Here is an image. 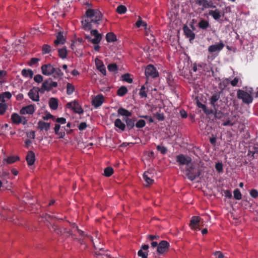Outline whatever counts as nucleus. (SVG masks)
<instances>
[{"label":"nucleus","instance_id":"obj_1","mask_svg":"<svg viewBox=\"0 0 258 258\" xmlns=\"http://www.w3.org/2000/svg\"><path fill=\"white\" fill-rule=\"evenodd\" d=\"M102 18V14L98 9H87L82 21L83 29L85 30H91L94 25L99 24Z\"/></svg>","mask_w":258,"mask_h":258},{"label":"nucleus","instance_id":"obj_2","mask_svg":"<svg viewBox=\"0 0 258 258\" xmlns=\"http://www.w3.org/2000/svg\"><path fill=\"white\" fill-rule=\"evenodd\" d=\"M252 94L253 89L251 88H249L247 91L239 89L237 91V97L239 99L241 100L244 103L249 104L253 101Z\"/></svg>","mask_w":258,"mask_h":258},{"label":"nucleus","instance_id":"obj_3","mask_svg":"<svg viewBox=\"0 0 258 258\" xmlns=\"http://www.w3.org/2000/svg\"><path fill=\"white\" fill-rule=\"evenodd\" d=\"M181 170L187 178L191 181L194 180L201 174L198 168H195L193 166V164L186 168L181 167Z\"/></svg>","mask_w":258,"mask_h":258},{"label":"nucleus","instance_id":"obj_4","mask_svg":"<svg viewBox=\"0 0 258 258\" xmlns=\"http://www.w3.org/2000/svg\"><path fill=\"white\" fill-rule=\"evenodd\" d=\"M178 163L180 168L181 167L186 168L192 164V159L188 156L180 154L178 155Z\"/></svg>","mask_w":258,"mask_h":258},{"label":"nucleus","instance_id":"obj_5","mask_svg":"<svg viewBox=\"0 0 258 258\" xmlns=\"http://www.w3.org/2000/svg\"><path fill=\"white\" fill-rule=\"evenodd\" d=\"M91 36H94L93 38H92L90 36H86V39L93 44H98L101 39L102 36L101 34H99L97 30H92L91 31Z\"/></svg>","mask_w":258,"mask_h":258},{"label":"nucleus","instance_id":"obj_6","mask_svg":"<svg viewBox=\"0 0 258 258\" xmlns=\"http://www.w3.org/2000/svg\"><path fill=\"white\" fill-rule=\"evenodd\" d=\"M68 108L73 110V111L78 114H82L84 112L83 108L76 100L69 102L67 104Z\"/></svg>","mask_w":258,"mask_h":258},{"label":"nucleus","instance_id":"obj_7","mask_svg":"<svg viewBox=\"0 0 258 258\" xmlns=\"http://www.w3.org/2000/svg\"><path fill=\"white\" fill-rule=\"evenodd\" d=\"M145 75L147 78L151 77L153 78L158 76V73L156 68L152 64L148 65L145 70Z\"/></svg>","mask_w":258,"mask_h":258},{"label":"nucleus","instance_id":"obj_8","mask_svg":"<svg viewBox=\"0 0 258 258\" xmlns=\"http://www.w3.org/2000/svg\"><path fill=\"white\" fill-rule=\"evenodd\" d=\"M40 92L39 88L33 87L28 93L29 98L34 101H38L39 100V92Z\"/></svg>","mask_w":258,"mask_h":258},{"label":"nucleus","instance_id":"obj_9","mask_svg":"<svg viewBox=\"0 0 258 258\" xmlns=\"http://www.w3.org/2000/svg\"><path fill=\"white\" fill-rule=\"evenodd\" d=\"M104 101V98L103 95L99 94L93 97L91 103L95 108H98L103 104Z\"/></svg>","mask_w":258,"mask_h":258},{"label":"nucleus","instance_id":"obj_10","mask_svg":"<svg viewBox=\"0 0 258 258\" xmlns=\"http://www.w3.org/2000/svg\"><path fill=\"white\" fill-rule=\"evenodd\" d=\"M41 69L42 74L45 76H50L54 73V67L50 63L42 65Z\"/></svg>","mask_w":258,"mask_h":258},{"label":"nucleus","instance_id":"obj_11","mask_svg":"<svg viewBox=\"0 0 258 258\" xmlns=\"http://www.w3.org/2000/svg\"><path fill=\"white\" fill-rule=\"evenodd\" d=\"M169 243L165 240L161 241L157 247V252L159 253L162 254L166 251L169 247Z\"/></svg>","mask_w":258,"mask_h":258},{"label":"nucleus","instance_id":"obj_12","mask_svg":"<svg viewBox=\"0 0 258 258\" xmlns=\"http://www.w3.org/2000/svg\"><path fill=\"white\" fill-rule=\"evenodd\" d=\"M34 111V105L31 104L22 107L20 110V113L22 115L32 114Z\"/></svg>","mask_w":258,"mask_h":258},{"label":"nucleus","instance_id":"obj_13","mask_svg":"<svg viewBox=\"0 0 258 258\" xmlns=\"http://www.w3.org/2000/svg\"><path fill=\"white\" fill-rule=\"evenodd\" d=\"M224 43L222 41H220V42L217 44L210 45L208 47V51L211 53L216 51H220L224 48Z\"/></svg>","mask_w":258,"mask_h":258},{"label":"nucleus","instance_id":"obj_14","mask_svg":"<svg viewBox=\"0 0 258 258\" xmlns=\"http://www.w3.org/2000/svg\"><path fill=\"white\" fill-rule=\"evenodd\" d=\"M183 30L184 35L187 38H189V41L191 42L195 38V34L186 25L184 26Z\"/></svg>","mask_w":258,"mask_h":258},{"label":"nucleus","instance_id":"obj_15","mask_svg":"<svg viewBox=\"0 0 258 258\" xmlns=\"http://www.w3.org/2000/svg\"><path fill=\"white\" fill-rule=\"evenodd\" d=\"M95 62L97 69L104 76L106 75V68L103 62L100 59L96 58L95 59Z\"/></svg>","mask_w":258,"mask_h":258},{"label":"nucleus","instance_id":"obj_16","mask_svg":"<svg viewBox=\"0 0 258 258\" xmlns=\"http://www.w3.org/2000/svg\"><path fill=\"white\" fill-rule=\"evenodd\" d=\"M26 159L29 166L33 165L35 161V156L34 152L31 151H29L27 153Z\"/></svg>","mask_w":258,"mask_h":258},{"label":"nucleus","instance_id":"obj_17","mask_svg":"<svg viewBox=\"0 0 258 258\" xmlns=\"http://www.w3.org/2000/svg\"><path fill=\"white\" fill-rule=\"evenodd\" d=\"M40 90L41 93H44L45 91H49L51 90L50 83V79L45 80L41 87L39 88Z\"/></svg>","mask_w":258,"mask_h":258},{"label":"nucleus","instance_id":"obj_18","mask_svg":"<svg viewBox=\"0 0 258 258\" xmlns=\"http://www.w3.org/2000/svg\"><path fill=\"white\" fill-rule=\"evenodd\" d=\"M200 219L198 216H193L191 218L190 223L191 229L197 230L198 228Z\"/></svg>","mask_w":258,"mask_h":258},{"label":"nucleus","instance_id":"obj_19","mask_svg":"<svg viewBox=\"0 0 258 258\" xmlns=\"http://www.w3.org/2000/svg\"><path fill=\"white\" fill-rule=\"evenodd\" d=\"M123 120L125 121L126 123L125 125L128 130L133 129L135 126V122L136 121V118L135 117L132 118L129 117H125L123 119Z\"/></svg>","mask_w":258,"mask_h":258},{"label":"nucleus","instance_id":"obj_20","mask_svg":"<svg viewBox=\"0 0 258 258\" xmlns=\"http://www.w3.org/2000/svg\"><path fill=\"white\" fill-rule=\"evenodd\" d=\"M11 119L12 122L16 124H19L23 121V116H21L17 113H13L11 115Z\"/></svg>","mask_w":258,"mask_h":258},{"label":"nucleus","instance_id":"obj_21","mask_svg":"<svg viewBox=\"0 0 258 258\" xmlns=\"http://www.w3.org/2000/svg\"><path fill=\"white\" fill-rule=\"evenodd\" d=\"M66 42V39L64 38L62 32H59L56 35V39L54 40V43L55 45L59 44H63Z\"/></svg>","mask_w":258,"mask_h":258},{"label":"nucleus","instance_id":"obj_22","mask_svg":"<svg viewBox=\"0 0 258 258\" xmlns=\"http://www.w3.org/2000/svg\"><path fill=\"white\" fill-rule=\"evenodd\" d=\"M149 248V245L145 244L141 247L140 250H139L138 254L139 256L142 258H147L148 253L146 251Z\"/></svg>","mask_w":258,"mask_h":258},{"label":"nucleus","instance_id":"obj_23","mask_svg":"<svg viewBox=\"0 0 258 258\" xmlns=\"http://www.w3.org/2000/svg\"><path fill=\"white\" fill-rule=\"evenodd\" d=\"M114 126L121 132L124 131L125 124L119 118H117L114 121Z\"/></svg>","mask_w":258,"mask_h":258},{"label":"nucleus","instance_id":"obj_24","mask_svg":"<svg viewBox=\"0 0 258 258\" xmlns=\"http://www.w3.org/2000/svg\"><path fill=\"white\" fill-rule=\"evenodd\" d=\"M54 130L55 134L58 136L59 138H63L65 136V132L62 130H60V126L59 124H55Z\"/></svg>","mask_w":258,"mask_h":258},{"label":"nucleus","instance_id":"obj_25","mask_svg":"<svg viewBox=\"0 0 258 258\" xmlns=\"http://www.w3.org/2000/svg\"><path fill=\"white\" fill-rule=\"evenodd\" d=\"M38 127L41 130L48 131L50 127L49 123H47L43 121H39L38 122Z\"/></svg>","mask_w":258,"mask_h":258},{"label":"nucleus","instance_id":"obj_26","mask_svg":"<svg viewBox=\"0 0 258 258\" xmlns=\"http://www.w3.org/2000/svg\"><path fill=\"white\" fill-rule=\"evenodd\" d=\"M209 15L211 16L215 20H219L221 17V13L218 9H216L214 11L210 10L209 12Z\"/></svg>","mask_w":258,"mask_h":258},{"label":"nucleus","instance_id":"obj_27","mask_svg":"<svg viewBox=\"0 0 258 258\" xmlns=\"http://www.w3.org/2000/svg\"><path fill=\"white\" fill-rule=\"evenodd\" d=\"M151 173L149 172H145L143 174V178L146 182V185L152 184L154 182V180L150 177Z\"/></svg>","mask_w":258,"mask_h":258},{"label":"nucleus","instance_id":"obj_28","mask_svg":"<svg viewBox=\"0 0 258 258\" xmlns=\"http://www.w3.org/2000/svg\"><path fill=\"white\" fill-rule=\"evenodd\" d=\"M118 113L122 116H124L125 117H128L132 116V113L131 112L128 110L123 108H119L117 110Z\"/></svg>","mask_w":258,"mask_h":258},{"label":"nucleus","instance_id":"obj_29","mask_svg":"<svg viewBox=\"0 0 258 258\" xmlns=\"http://www.w3.org/2000/svg\"><path fill=\"white\" fill-rule=\"evenodd\" d=\"M220 97V95L219 93L214 94L211 97L210 99V102L214 108H215V103L219 99Z\"/></svg>","mask_w":258,"mask_h":258},{"label":"nucleus","instance_id":"obj_30","mask_svg":"<svg viewBox=\"0 0 258 258\" xmlns=\"http://www.w3.org/2000/svg\"><path fill=\"white\" fill-rule=\"evenodd\" d=\"M49 105L51 109L56 110L58 107V100L55 98H51L49 101Z\"/></svg>","mask_w":258,"mask_h":258},{"label":"nucleus","instance_id":"obj_31","mask_svg":"<svg viewBox=\"0 0 258 258\" xmlns=\"http://www.w3.org/2000/svg\"><path fill=\"white\" fill-rule=\"evenodd\" d=\"M12 97V95L9 92H6L0 95V101L4 102L6 101V99L9 100Z\"/></svg>","mask_w":258,"mask_h":258},{"label":"nucleus","instance_id":"obj_32","mask_svg":"<svg viewBox=\"0 0 258 258\" xmlns=\"http://www.w3.org/2000/svg\"><path fill=\"white\" fill-rule=\"evenodd\" d=\"M21 74L24 77H29L30 78H32L34 73L33 71L30 69H23L21 72Z\"/></svg>","mask_w":258,"mask_h":258},{"label":"nucleus","instance_id":"obj_33","mask_svg":"<svg viewBox=\"0 0 258 258\" xmlns=\"http://www.w3.org/2000/svg\"><path fill=\"white\" fill-rule=\"evenodd\" d=\"M19 160L18 156H11L4 160V162H6L8 164H12Z\"/></svg>","mask_w":258,"mask_h":258},{"label":"nucleus","instance_id":"obj_34","mask_svg":"<svg viewBox=\"0 0 258 258\" xmlns=\"http://www.w3.org/2000/svg\"><path fill=\"white\" fill-rule=\"evenodd\" d=\"M106 39L108 42H114L116 39V36L113 33H108L106 35Z\"/></svg>","mask_w":258,"mask_h":258},{"label":"nucleus","instance_id":"obj_35","mask_svg":"<svg viewBox=\"0 0 258 258\" xmlns=\"http://www.w3.org/2000/svg\"><path fill=\"white\" fill-rule=\"evenodd\" d=\"M199 26L202 29H206L209 26V23L205 20H201L198 24Z\"/></svg>","mask_w":258,"mask_h":258},{"label":"nucleus","instance_id":"obj_36","mask_svg":"<svg viewBox=\"0 0 258 258\" xmlns=\"http://www.w3.org/2000/svg\"><path fill=\"white\" fill-rule=\"evenodd\" d=\"M127 88L124 86H121L118 89L117 94L119 96H123L127 93Z\"/></svg>","mask_w":258,"mask_h":258},{"label":"nucleus","instance_id":"obj_37","mask_svg":"<svg viewBox=\"0 0 258 258\" xmlns=\"http://www.w3.org/2000/svg\"><path fill=\"white\" fill-rule=\"evenodd\" d=\"M113 173V169L111 167H108L104 169V175L106 177L110 176Z\"/></svg>","mask_w":258,"mask_h":258},{"label":"nucleus","instance_id":"obj_38","mask_svg":"<svg viewBox=\"0 0 258 258\" xmlns=\"http://www.w3.org/2000/svg\"><path fill=\"white\" fill-rule=\"evenodd\" d=\"M58 51L59 56L60 58L64 59L67 57V50L66 48L59 49Z\"/></svg>","mask_w":258,"mask_h":258},{"label":"nucleus","instance_id":"obj_39","mask_svg":"<svg viewBox=\"0 0 258 258\" xmlns=\"http://www.w3.org/2000/svg\"><path fill=\"white\" fill-rule=\"evenodd\" d=\"M54 77L61 78L63 76V73L59 68H54Z\"/></svg>","mask_w":258,"mask_h":258},{"label":"nucleus","instance_id":"obj_40","mask_svg":"<svg viewBox=\"0 0 258 258\" xmlns=\"http://www.w3.org/2000/svg\"><path fill=\"white\" fill-rule=\"evenodd\" d=\"M74 90V86L72 84L68 83L67 85V93L68 95H71L73 93Z\"/></svg>","mask_w":258,"mask_h":258},{"label":"nucleus","instance_id":"obj_41","mask_svg":"<svg viewBox=\"0 0 258 258\" xmlns=\"http://www.w3.org/2000/svg\"><path fill=\"white\" fill-rule=\"evenodd\" d=\"M201 6H202L205 8H216V6L213 5L212 2H208L206 0H205L204 1V2L203 3V4Z\"/></svg>","mask_w":258,"mask_h":258},{"label":"nucleus","instance_id":"obj_42","mask_svg":"<svg viewBox=\"0 0 258 258\" xmlns=\"http://www.w3.org/2000/svg\"><path fill=\"white\" fill-rule=\"evenodd\" d=\"M8 105L4 102L0 103V114L3 115L5 113L7 109Z\"/></svg>","mask_w":258,"mask_h":258},{"label":"nucleus","instance_id":"obj_43","mask_svg":"<svg viewBox=\"0 0 258 258\" xmlns=\"http://www.w3.org/2000/svg\"><path fill=\"white\" fill-rule=\"evenodd\" d=\"M215 109L214 116L216 118L221 119L224 116V113L216 108Z\"/></svg>","mask_w":258,"mask_h":258},{"label":"nucleus","instance_id":"obj_44","mask_svg":"<svg viewBox=\"0 0 258 258\" xmlns=\"http://www.w3.org/2000/svg\"><path fill=\"white\" fill-rule=\"evenodd\" d=\"M126 11V8L123 5H120L116 8V12L119 14H124Z\"/></svg>","mask_w":258,"mask_h":258},{"label":"nucleus","instance_id":"obj_45","mask_svg":"<svg viewBox=\"0 0 258 258\" xmlns=\"http://www.w3.org/2000/svg\"><path fill=\"white\" fill-rule=\"evenodd\" d=\"M234 198L237 200L241 199L242 195L240 190L236 188L233 191Z\"/></svg>","mask_w":258,"mask_h":258},{"label":"nucleus","instance_id":"obj_46","mask_svg":"<svg viewBox=\"0 0 258 258\" xmlns=\"http://www.w3.org/2000/svg\"><path fill=\"white\" fill-rule=\"evenodd\" d=\"M135 125L137 128H143L146 125V121L143 119H140L136 122Z\"/></svg>","mask_w":258,"mask_h":258},{"label":"nucleus","instance_id":"obj_47","mask_svg":"<svg viewBox=\"0 0 258 258\" xmlns=\"http://www.w3.org/2000/svg\"><path fill=\"white\" fill-rule=\"evenodd\" d=\"M139 95L141 98L146 97L147 96L145 85H143L140 89Z\"/></svg>","mask_w":258,"mask_h":258},{"label":"nucleus","instance_id":"obj_48","mask_svg":"<svg viewBox=\"0 0 258 258\" xmlns=\"http://www.w3.org/2000/svg\"><path fill=\"white\" fill-rule=\"evenodd\" d=\"M109 71L115 72L117 71V66L115 63H111L107 66Z\"/></svg>","mask_w":258,"mask_h":258},{"label":"nucleus","instance_id":"obj_49","mask_svg":"<svg viewBox=\"0 0 258 258\" xmlns=\"http://www.w3.org/2000/svg\"><path fill=\"white\" fill-rule=\"evenodd\" d=\"M51 51V47L49 45L44 44L42 46V53L43 54L48 53Z\"/></svg>","mask_w":258,"mask_h":258},{"label":"nucleus","instance_id":"obj_50","mask_svg":"<svg viewBox=\"0 0 258 258\" xmlns=\"http://www.w3.org/2000/svg\"><path fill=\"white\" fill-rule=\"evenodd\" d=\"M123 81H125L128 83L133 82V79L131 78L130 75L128 74H126L122 76Z\"/></svg>","mask_w":258,"mask_h":258},{"label":"nucleus","instance_id":"obj_51","mask_svg":"<svg viewBox=\"0 0 258 258\" xmlns=\"http://www.w3.org/2000/svg\"><path fill=\"white\" fill-rule=\"evenodd\" d=\"M157 150H158V151L160 152L162 154H166L167 151V148L162 145L157 146Z\"/></svg>","mask_w":258,"mask_h":258},{"label":"nucleus","instance_id":"obj_52","mask_svg":"<svg viewBox=\"0 0 258 258\" xmlns=\"http://www.w3.org/2000/svg\"><path fill=\"white\" fill-rule=\"evenodd\" d=\"M215 169L218 172H222L223 170V164L221 162L217 163L215 165Z\"/></svg>","mask_w":258,"mask_h":258},{"label":"nucleus","instance_id":"obj_53","mask_svg":"<svg viewBox=\"0 0 258 258\" xmlns=\"http://www.w3.org/2000/svg\"><path fill=\"white\" fill-rule=\"evenodd\" d=\"M136 25L138 28L140 27L141 26L146 27L147 26V24L145 22L143 21L141 18L140 17L138 21L136 23Z\"/></svg>","mask_w":258,"mask_h":258},{"label":"nucleus","instance_id":"obj_54","mask_svg":"<svg viewBox=\"0 0 258 258\" xmlns=\"http://www.w3.org/2000/svg\"><path fill=\"white\" fill-rule=\"evenodd\" d=\"M42 118L44 120H48L49 119H52L53 121L55 119V117L51 115L49 112H46L45 113V115L42 117Z\"/></svg>","mask_w":258,"mask_h":258},{"label":"nucleus","instance_id":"obj_55","mask_svg":"<svg viewBox=\"0 0 258 258\" xmlns=\"http://www.w3.org/2000/svg\"><path fill=\"white\" fill-rule=\"evenodd\" d=\"M7 76V72L4 70H0V83L2 84L5 81L4 78Z\"/></svg>","mask_w":258,"mask_h":258},{"label":"nucleus","instance_id":"obj_56","mask_svg":"<svg viewBox=\"0 0 258 258\" xmlns=\"http://www.w3.org/2000/svg\"><path fill=\"white\" fill-rule=\"evenodd\" d=\"M50 228L51 230L55 232L58 234H61L62 233V231L61 230V229L59 228H57V226L54 224L52 225L51 227Z\"/></svg>","mask_w":258,"mask_h":258},{"label":"nucleus","instance_id":"obj_57","mask_svg":"<svg viewBox=\"0 0 258 258\" xmlns=\"http://www.w3.org/2000/svg\"><path fill=\"white\" fill-rule=\"evenodd\" d=\"M39 60H40V59L39 58H35V57L32 58L30 59V61L28 62V64L30 66H32L34 64H37Z\"/></svg>","mask_w":258,"mask_h":258},{"label":"nucleus","instance_id":"obj_58","mask_svg":"<svg viewBox=\"0 0 258 258\" xmlns=\"http://www.w3.org/2000/svg\"><path fill=\"white\" fill-rule=\"evenodd\" d=\"M43 78L41 75H36L34 77V80L38 83H40L43 81Z\"/></svg>","mask_w":258,"mask_h":258},{"label":"nucleus","instance_id":"obj_59","mask_svg":"<svg viewBox=\"0 0 258 258\" xmlns=\"http://www.w3.org/2000/svg\"><path fill=\"white\" fill-rule=\"evenodd\" d=\"M54 121L62 124H65L66 123V119L64 117H58L57 118H55Z\"/></svg>","mask_w":258,"mask_h":258},{"label":"nucleus","instance_id":"obj_60","mask_svg":"<svg viewBox=\"0 0 258 258\" xmlns=\"http://www.w3.org/2000/svg\"><path fill=\"white\" fill-rule=\"evenodd\" d=\"M250 195L253 198L258 197V191L256 189H252L250 191Z\"/></svg>","mask_w":258,"mask_h":258},{"label":"nucleus","instance_id":"obj_61","mask_svg":"<svg viewBox=\"0 0 258 258\" xmlns=\"http://www.w3.org/2000/svg\"><path fill=\"white\" fill-rule=\"evenodd\" d=\"M154 116L158 120L161 121L164 120L165 118L164 114L163 113H156V114H155Z\"/></svg>","mask_w":258,"mask_h":258},{"label":"nucleus","instance_id":"obj_62","mask_svg":"<svg viewBox=\"0 0 258 258\" xmlns=\"http://www.w3.org/2000/svg\"><path fill=\"white\" fill-rule=\"evenodd\" d=\"M239 80L238 78L235 77L234 79L230 82V84L233 87L237 86Z\"/></svg>","mask_w":258,"mask_h":258},{"label":"nucleus","instance_id":"obj_63","mask_svg":"<svg viewBox=\"0 0 258 258\" xmlns=\"http://www.w3.org/2000/svg\"><path fill=\"white\" fill-rule=\"evenodd\" d=\"M214 255L215 256L216 258H223L224 255L222 254V253L219 251H217L215 252Z\"/></svg>","mask_w":258,"mask_h":258},{"label":"nucleus","instance_id":"obj_64","mask_svg":"<svg viewBox=\"0 0 258 258\" xmlns=\"http://www.w3.org/2000/svg\"><path fill=\"white\" fill-rule=\"evenodd\" d=\"M87 127V124L86 122H81L79 125V129L80 130V131H83L84 130H85Z\"/></svg>","mask_w":258,"mask_h":258}]
</instances>
